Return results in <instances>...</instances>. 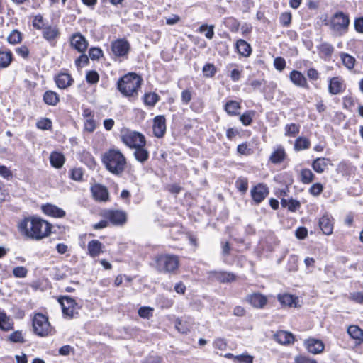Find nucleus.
<instances>
[{
    "label": "nucleus",
    "mask_w": 363,
    "mask_h": 363,
    "mask_svg": "<svg viewBox=\"0 0 363 363\" xmlns=\"http://www.w3.org/2000/svg\"><path fill=\"white\" fill-rule=\"evenodd\" d=\"M294 361L295 363H318L315 360L303 355L296 357Z\"/></svg>",
    "instance_id": "774afa93"
},
{
    "label": "nucleus",
    "mask_w": 363,
    "mask_h": 363,
    "mask_svg": "<svg viewBox=\"0 0 363 363\" xmlns=\"http://www.w3.org/2000/svg\"><path fill=\"white\" fill-rule=\"evenodd\" d=\"M153 133L157 138H162L166 132V119L164 116H157L153 120Z\"/></svg>",
    "instance_id": "4468645a"
},
{
    "label": "nucleus",
    "mask_w": 363,
    "mask_h": 363,
    "mask_svg": "<svg viewBox=\"0 0 363 363\" xmlns=\"http://www.w3.org/2000/svg\"><path fill=\"white\" fill-rule=\"evenodd\" d=\"M9 340L15 343H23L25 342L24 337L22 335L21 331L16 330L11 334H10L9 337Z\"/></svg>",
    "instance_id": "8fccbe9b"
},
{
    "label": "nucleus",
    "mask_w": 363,
    "mask_h": 363,
    "mask_svg": "<svg viewBox=\"0 0 363 363\" xmlns=\"http://www.w3.org/2000/svg\"><path fill=\"white\" fill-rule=\"evenodd\" d=\"M134 157L138 162L144 163L149 158V152L145 148V146L136 147L134 151Z\"/></svg>",
    "instance_id": "f704fd0d"
},
{
    "label": "nucleus",
    "mask_w": 363,
    "mask_h": 363,
    "mask_svg": "<svg viewBox=\"0 0 363 363\" xmlns=\"http://www.w3.org/2000/svg\"><path fill=\"white\" fill-rule=\"evenodd\" d=\"M319 227L325 235L332 234L333 230L332 218L328 215H323L319 220Z\"/></svg>",
    "instance_id": "6ab92c4d"
},
{
    "label": "nucleus",
    "mask_w": 363,
    "mask_h": 363,
    "mask_svg": "<svg viewBox=\"0 0 363 363\" xmlns=\"http://www.w3.org/2000/svg\"><path fill=\"white\" fill-rule=\"evenodd\" d=\"M255 112L253 111H247L240 116V121L244 125H249L252 121Z\"/></svg>",
    "instance_id": "a18cd8bd"
},
{
    "label": "nucleus",
    "mask_w": 363,
    "mask_h": 363,
    "mask_svg": "<svg viewBox=\"0 0 363 363\" xmlns=\"http://www.w3.org/2000/svg\"><path fill=\"white\" fill-rule=\"evenodd\" d=\"M251 196L256 203H261L269 194L267 186L263 184H258L251 189Z\"/></svg>",
    "instance_id": "ddd939ff"
},
{
    "label": "nucleus",
    "mask_w": 363,
    "mask_h": 363,
    "mask_svg": "<svg viewBox=\"0 0 363 363\" xmlns=\"http://www.w3.org/2000/svg\"><path fill=\"white\" fill-rule=\"evenodd\" d=\"M329 164V160L324 157L315 159L312 164V167L317 173H323Z\"/></svg>",
    "instance_id": "2f4dec72"
},
{
    "label": "nucleus",
    "mask_w": 363,
    "mask_h": 363,
    "mask_svg": "<svg viewBox=\"0 0 363 363\" xmlns=\"http://www.w3.org/2000/svg\"><path fill=\"white\" fill-rule=\"evenodd\" d=\"M33 327L34 333L40 337L47 336L51 330L48 317L42 313L35 315Z\"/></svg>",
    "instance_id": "0eeeda50"
},
{
    "label": "nucleus",
    "mask_w": 363,
    "mask_h": 363,
    "mask_svg": "<svg viewBox=\"0 0 363 363\" xmlns=\"http://www.w3.org/2000/svg\"><path fill=\"white\" fill-rule=\"evenodd\" d=\"M36 125L41 130H50L52 128V121L49 118H43L37 122Z\"/></svg>",
    "instance_id": "603ef678"
},
{
    "label": "nucleus",
    "mask_w": 363,
    "mask_h": 363,
    "mask_svg": "<svg viewBox=\"0 0 363 363\" xmlns=\"http://www.w3.org/2000/svg\"><path fill=\"white\" fill-rule=\"evenodd\" d=\"M320 57L324 60H329L334 52V47L326 42L322 43L318 46Z\"/></svg>",
    "instance_id": "412c9836"
},
{
    "label": "nucleus",
    "mask_w": 363,
    "mask_h": 363,
    "mask_svg": "<svg viewBox=\"0 0 363 363\" xmlns=\"http://www.w3.org/2000/svg\"><path fill=\"white\" fill-rule=\"evenodd\" d=\"M42 35L46 40L52 42L60 36V33L59 28L56 26H48L43 28Z\"/></svg>",
    "instance_id": "aec40b11"
},
{
    "label": "nucleus",
    "mask_w": 363,
    "mask_h": 363,
    "mask_svg": "<svg viewBox=\"0 0 363 363\" xmlns=\"http://www.w3.org/2000/svg\"><path fill=\"white\" fill-rule=\"evenodd\" d=\"M96 122L93 118H87L84 121V130L92 133L96 129Z\"/></svg>",
    "instance_id": "680f3d73"
},
{
    "label": "nucleus",
    "mask_w": 363,
    "mask_h": 363,
    "mask_svg": "<svg viewBox=\"0 0 363 363\" xmlns=\"http://www.w3.org/2000/svg\"><path fill=\"white\" fill-rule=\"evenodd\" d=\"M350 18L342 11L335 13L330 23L331 29L338 35H342L348 30Z\"/></svg>",
    "instance_id": "39448f33"
},
{
    "label": "nucleus",
    "mask_w": 363,
    "mask_h": 363,
    "mask_svg": "<svg viewBox=\"0 0 363 363\" xmlns=\"http://www.w3.org/2000/svg\"><path fill=\"white\" fill-rule=\"evenodd\" d=\"M235 186L240 192L245 194L248 189V180L247 178L239 177L235 182Z\"/></svg>",
    "instance_id": "79ce46f5"
},
{
    "label": "nucleus",
    "mask_w": 363,
    "mask_h": 363,
    "mask_svg": "<svg viewBox=\"0 0 363 363\" xmlns=\"http://www.w3.org/2000/svg\"><path fill=\"white\" fill-rule=\"evenodd\" d=\"M213 277L220 283H230L235 280L236 276L231 272H213Z\"/></svg>",
    "instance_id": "a878e982"
},
{
    "label": "nucleus",
    "mask_w": 363,
    "mask_h": 363,
    "mask_svg": "<svg viewBox=\"0 0 363 363\" xmlns=\"http://www.w3.org/2000/svg\"><path fill=\"white\" fill-rule=\"evenodd\" d=\"M93 197L99 201H107L109 194L106 186L101 184H95L91 188Z\"/></svg>",
    "instance_id": "2eb2a0df"
},
{
    "label": "nucleus",
    "mask_w": 363,
    "mask_h": 363,
    "mask_svg": "<svg viewBox=\"0 0 363 363\" xmlns=\"http://www.w3.org/2000/svg\"><path fill=\"white\" fill-rule=\"evenodd\" d=\"M43 212L54 218H63L65 216V211L55 205L47 203L42 206Z\"/></svg>",
    "instance_id": "f3484780"
},
{
    "label": "nucleus",
    "mask_w": 363,
    "mask_h": 363,
    "mask_svg": "<svg viewBox=\"0 0 363 363\" xmlns=\"http://www.w3.org/2000/svg\"><path fill=\"white\" fill-rule=\"evenodd\" d=\"M89 63V57L88 56L84 53H81V55L78 57L75 60V65L77 67H83L88 65Z\"/></svg>",
    "instance_id": "052dcab7"
},
{
    "label": "nucleus",
    "mask_w": 363,
    "mask_h": 363,
    "mask_svg": "<svg viewBox=\"0 0 363 363\" xmlns=\"http://www.w3.org/2000/svg\"><path fill=\"white\" fill-rule=\"evenodd\" d=\"M298 269V258L296 256H291L288 262V270L295 272Z\"/></svg>",
    "instance_id": "e2e57ef3"
},
{
    "label": "nucleus",
    "mask_w": 363,
    "mask_h": 363,
    "mask_svg": "<svg viewBox=\"0 0 363 363\" xmlns=\"http://www.w3.org/2000/svg\"><path fill=\"white\" fill-rule=\"evenodd\" d=\"M311 145V142L308 139L304 137H298L294 143V150L296 151H301L303 150L308 149Z\"/></svg>",
    "instance_id": "58836bf2"
},
{
    "label": "nucleus",
    "mask_w": 363,
    "mask_h": 363,
    "mask_svg": "<svg viewBox=\"0 0 363 363\" xmlns=\"http://www.w3.org/2000/svg\"><path fill=\"white\" fill-rule=\"evenodd\" d=\"M55 82L58 88L65 89L73 84L74 79L68 73H60L55 77Z\"/></svg>",
    "instance_id": "a211bd4d"
},
{
    "label": "nucleus",
    "mask_w": 363,
    "mask_h": 363,
    "mask_svg": "<svg viewBox=\"0 0 363 363\" xmlns=\"http://www.w3.org/2000/svg\"><path fill=\"white\" fill-rule=\"evenodd\" d=\"M205 36L208 39H212L214 35V26H208L206 24L201 25L199 28V32H205Z\"/></svg>",
    "instance_id": "c03bdc74"
},
{
    "label": "nucleus",
    "mask_w": 363,
    "mask_h": 363,
    "mask_svg": "<svg viewBox=\"0 0 363 363\" xmlns=\"http://www.w3.org/2000/svg\"><path fill=\"white\" fill-rule=\"evenodd\" d=\"M13 328L12 319L8 316L6 313L0 309V330L3 331H9Z\"/></svg>",
    "instance_id": "393cba45"
},
{
    "label": "nucleus",
    "mask_w": 363,
    "mask_h": 363,
    "mask_svg": "<svg viewBox=\"0 0 363 363\" xmlns=\"http://www.w3.org/2000/svg\"><path fill=\"white\" fill-rule=\"evenodd\" d=\"M86 80L89 84H96L99 80V75L94 70L89 71L86 74Z\"/></svg>",
    "instance_id": "5fc2aeb1"
},
{
    "label": "nucleus",
    "mask_w": 363,
    "mask_h": 363,
    "mask_svg": "<svg viewBox=\"0 0 363 363\" xmlns=\"http://www.w3.org/2000/svg\"><path fill=\"white\" fill-rule=\"evenodd\" d=\"M103 55L101 49L97 47H92L89 50V57L92 60H99Z\"/></svg>",
    "instance_id": "864d4df0"
},
{
    "label": "nucleus",
    "mask_w": 363,
    "mask_h": 363,
    "mask_svg": "<svg viewBox=\"0 0 363 363\" xmlns=\"http://www.w3.org/2000/svg\"><path fill=\"white\" fill-rule=\"evenodd\" d=\"M301 181L303 184H310L314 179V174L309 169H303L300 173Z\"/></svg>",
    "instance_id": "a19ab883"
},
{
    "label": "nucleus",
    "mask_w": 363,
    "mask_h": 363,
    "mask_svg": "<svg viewBox=\"0 0 363 363\" xmlns=\"http://www.w3.org/2000/svg\"><path fill=\"white\" fill-rule=\"evenodd\" d=\"M153 308L150 307L143 306L138 310V315L143 318H150L152 316Z\"/></svg>",
    "instance_id": "6e6d98bb"
},
{
    "label": "nucleus",
    "mask_w": 363,
    "mask_h": 363,
    "mask_svg": "<svg viewBox=\"0 0 363 363\" xmlns=\"http://www.w3.org/2000/svg\"><path fill=\"white\" fill-rule=\"evenodd\" d=\"M28 269L24 267H16L13 269V274L17 278H24L27 276Z\"/></svg>",
    "instance_id": "bf43d9fd"
},
{
    "label": "nucleus",
    "mask_w": 363,
    "mask_h": 363,
    "mask_svg": "<svg viewBox=\"0 0 363 363\" xmlns=\"http://www.w3.org/2000/svg\"><path fill=\"white\" fill-rule=\"evenodd\" d=\"M300 127L295 123L287 124L285 127L286 135L295 137L299 133Z\"/></svg>",
    "instance_id": "49530a36"
},
{
    "label": "nucleus",
    "mask_w": 363,
    "mask_h": 363,
    "mask_svg": "<svg viewBox=\"0 0 363 363\" xmlns=\"http://www.w3.org/2000/svg\"><path fill=\"white\" fill-rule=\"evenodd\" d=\"M278 300L283 306H287L289 307L296 306V301L297 298L289 294H279L278 296Z\"/></svg>",
    "instance_id": "c9c22d12"
},
{
    "label": "nucleus",
    "mask_w": 363,
    "mask_h": 363,
    "mask_svg": "<svg viewBox=\"0 0 363 363\" xmlns=\"http://www.w3.org/2000/svg\"><path fill=\"white\" fill-rule=\"evenodd\" d=\"M304 345L309 352L315 354L322 352L325 347L324 344L321 340L314 338H309L306 340Z\"/></svg>",
    "instance_id": "dca6fc26"
},
{
    "label": "nucleus",
    "mask_w": 363,
    "mask_h": 363,
    "mask_svg": "<svg viewBox=\"0 0 363 363\" xmlns=\"http://www.w3.org/2000/svg\"><path fill=\"white\" fill-rule=\"evenodd\" d=\"M160 100V96L154 92L147 93L144 96V103L149 106H154Z\"/></svg>",
    "instance_id": "ea45409f"
},
{
    "label": "nucleus",
    "mask_w": 363,
    "mask_h": 363,
    "mask_svg": "<svg viewBox=\"0 0 363 363\" xmlns=\"http://www.w3.org/2000/svg\"><path fill=\"white\" fill-rule=\"evenodd\" d=\"M33 26L38 30L43 29L44 28L43 17L40 15H36L33 21Z\"/></svg>",
    "instance_id": "0e129e2a"
},
{
    "label": "nucleus",
    "mask_w": 363,
    "mask_h": 363,
    "mask_svg": "<svg viewBox=\"0 0 363 363\" xmlns=\"http://www.w3.org/2000/svg\"><path fill=\"white\" fill-rule=\"evenodd\" d=\"M70 46L79 53H84L89 46L86 38L79 32L73 33L69 37Z\"/></svg>",
    "instance_id": "1a4fd4ad"
},
{
    "label": "nucleus",
    "mask_w": 363,
    "mask_h": 363,
    "mask_svg": "<svg viewBox=\"0 0 363 363\" xmlns=\"http://www.w3.org/2000/svg\"><path fill=\"white\" fill-rule=\"evenodd\" d=\"M354 26L357 33H363V16L357 18L354 20Z\"/></svg>",
    "instance_id": "338daca9"
},
{
    "label": "nucleus",
    "mask_w": 363,
    "mask_h": 363,
    "mask_svg": "<svg viewBox=\"0 0 363 363\" xmlns=\"http://www.w3.org/2000/svg\"><path fill=\"white\" fill-rule=\"evenodd\" d=\"M52 225L40 218H26L19 225L20 231L33 240H41L51 232Z\"/></svg>",
    "instance_id": "f257e3e1"
},
{
    "label": "nucleus",
    "mask_w": 363,
    "mask_h": 363,
    "mask_svg": "<svg viewBox=\"0 0 363 363\" xmlns=\"http://www.w3.org/2000/svg\"><path fill=\"white\" fill-rule=\"evenodd\" d=\"M323 187L321 184L315 183L311 186V188L309 189V192L311 193V194H312L313 196H318L321 194V192L323 191Z\"/></svg>",
    "instance_id": "69168bd1"
},
{
    "label": "nucleus",
    "mask_w": 363,
    "mask_h": 363,
    "mask_svg": "<svg viewBox=\"0 0 363 363\" xmlns=\"http://www.w3.org/2000/svg\"><path fill=\"white\" fill-rule=\"evenodd\" d=\"M340 57L343 65L349 70H352L355 65V58L345 52H341Z\"/></svg>",
    "instance_id": "4c0bfd02"
},
{
    "label": "nucleus",
    "mask_w": 363,
    "mask_h": 363,
    "mask_svg": "<svg viewBox=\"0 0 363 363\" xmlns=\"http://www.w3.org/2000/svg\"><path fill=\"white\" fill-rule=\"evenodd\" d=\"M143 79L134 72H130L121 77L117 82V89L125 96L135 97L140 88Z\"/></svg>",
    "instance_id": "7ed1b4c3"
},
{
    "label": "nucleus",
    "mask_w": 363,
    "mask_h": 363,
    "mask_svg": "<svg viewBox=\"0 0 363 363\" xmlns=\"http://www.w3.org/2000/svg\"><path fill=\"white\" fill-rule=\"evenodd\" d=\"M274 339L281 345L290 344L294 342V337L292 333L280 330L274 335Z\"/></svg>",
    "instance_id": "b1692460"
},
{
    "label": "nucleus",
    "mask_w": 363,
    "mask_h": 363,
    "mask_svg": "<svg viewBox=\"0 0 363 363\" xmlns=\"http://www.w3.org/2000/svg\"><path fill=\"white\" fill-rule=\"evenodd\" d=\"M101 160L106 169L116 176H121L127 167L125 157L117 149H110L104 152Z\"/></svg>",
    "instance_id": "f03ea898"
},
{
    "label": "nucleus",
    "mask_w": 363,
    "mask_h": 363,
    "mask_svg": "<svg viewBox=\"0 0 363 363\" xmlns=\"http://www.w3.org/2000/svg\"><path fill=\"white\" fill-rule=\"evenodd\" d=\"M286 157V152L282 147H279L270 155L269 161L272 164L281 163Z\"/></svg>",
    "instance_id": "7c9ffc66"
},
{
    "label": "nucleus",
    "mask_w": 363,
    "mask_h": 363,
    "mask_svg": "<svg viewBox=\"0 0 363 363\" xmlns=\"http://www.w3.org/2000/svg\"><path fill=\"white\" fill-rule=\"evenodd\" d=\"M253 357L247 354H242L235 357V362L238 363H252Z\"/></svg>",
    "instance_id": "4d7b16f0"
},
{
    "label": "nucleus",
    "mask_w": 363,
    "mask_h": 363,
    "mask_svg": "<svg viewBox=\"0 0 363 363\" xmlns=\"http://www.w3.org/2000/svg\"><path fill=\"white\" fill-rule=\"evenodd\" d=\"M13 60L12 52L9 50H0V68L8 67Z\"/></svg>",
    "instance_id": "473e14b6"
},
{
    "label": "nucleus",
    "mask_w": 363,
    "mask_h": 363,
    "mask_svg": "<svg viewBox=\"0 0 363 363\" xmlns=\"http://www.w3.org/2000/svg\"><path fill=\"white\" fill-rule=\"evenodd\" d=\"M8 42L11 44H16L21 41V33L17 30H13L8 36Z\"/></svg>",
    "instance_id": "de8ad7c7"
},
{
    "label": "nucleus",
    "mask_w": 363,
    "mask_h": 363,
    "mask_svg": "<svg viewBox=\"0 0 363 363\" xmlns=\"http://www.w3.org/2000/svg\"><path fill=\"white\" fill-rule=\"evenodd\" d=\"M346 89V85L342 77H333L328 80V92L331 95H337L342 93Z\"/></svg>",
    "instance_id": "9b49d317"
},
{
    "label": "nucleus",
    "mask_w": 363,
    "mask_h": 363,
    "mask_svg": "<svg viewBox=\"0 0 363 363\" xmlns=\"http://www.w3.org/2000/svg\"><path fill=\"white\" fill-rule=\"evenodd\" d=\"M102 243L99 240H91L87 246L89 255L92 257L99 256L102 252Z\"/></svg>",
    "instance_id": "cd10ccee"
},
{
    "label": "nucleus",
    "mask_w": 363,
    "mask_h": 363,
    "mask_svg": "<svg viewBox=\"0 0 363 363\" xmlns=\"http://www.w3.org/2000/svg\"><path fill=\"white\" fill-rule=\"evenodd\" d=\"M281 203L283 206L287 207L288 209L291 211H295L297 208L300 207L299 201L294 199H282Z\"/></svg>",
    "instance_id": "37998d69"
},
{
    "label": "nucleus",
    "mask_w": 363,
    "mask_h": 363,
    "mask_svg": "<svg viewBox=\"0 0 363 363\" xmlns=\"http://www.w3.org/2000/svg\"><path fill=\"white\" fill-rule=\"evenodd\" d=\"M236 49L239 54L247 57L251 53V47L245 40L240 39L237 40Z\"/></svg>",
    "instance_id": "e433bc0d"
},
{
    "label": "nucleus",
    "mask_w": 363,
    "mask_h": 363,
    "mask_svg": "<svg viewBox=\"0 0 363 363\" xmlns=\"http://www.w3.org/2000/svg\"><path fill=\"white\" fill-rule=\"evenodd\" d=\"M216 68L213 64L208 63L203 67V74L207 77H212L216 74Z\"/></svg>",
    "instance_id": "13d9d810"
},
{
    "label": "nucleus",
    "mask_w": 363,
    "mask_h": 363,
    "mask_svg": "<svg viewBox=\"0 0 363 363\" xmlns=\"http://www.w3.org/2000/svg\"><path fill=\"white\" fill-rule=\"evenodd\" d=\"M350 336L359 344L363 342V330L357 325H350L347 328Z\"/></svg>",
    "instance_id": "72a5a7b5"
},
{
    "label": "nucleus",
    "mask_w": 363,
    "mask_h": 363,
    "mask_svg": "<svg viewBox=\"0 0 363 363\" xmlns=\"http://www.w3.org/2000/svg\"><path fill=\"white\" fill-rule=\"evenodd\" d=\"M247 301L255 308H263L267 303V298L261 294H253L247 296Z\"/></svg>",
    "instance_id": "5701e85b"
},
{
    "label": "nucleus",
    "mask_w": 363,
    "mask_h": 363,
    "mask_svg": "<svg viewBox=\"0 0 363 363\" xmlns=\"http://www.w3.org/2000/svg\"><path fill=\"white\" fill-rule=\"evenodd\" d=\"M61 305L62 313L69 318H74L78 313L79 308L75 300L69 296H62L58 299Z\"/></svg>",
    "instance_id": "6e6552de"
},
{
    "label": "nucleus",
    "mask_w": 363,
    "mask_h": 363,
    "mask_svg": "<svg viewBox=\"0 0 363 363\" xmlns=\"http://www.w3.org/2000/svg\"><path fill=\"white\" fill-rule=\"evenodd\" d=\"M291 81L297 86L308 88V83L305 76L300 72L293 70L289 75Z\"/></svg>",
    "instance_id": "4be33fe9"
},
{
    "label": "nucleus",
    "mask_w": 363,
    "mask_h": 363,
    "mask_svg": "<svg viewBox=\"0 0 363 363\" xmlns=\"http://www.w3.org/2000/svg\"><path fill=\"white\" fill-rule=\"evenodd\" d=\"M44 102L49 106H56L60 101L59 95L51 90L46 91L43 94Z\"/></svg>",
    "instance_id": "c756f323"
},
{
    "label": "nucleus",
    "mask_w": 363,
    "mask_h": 363,
    "mask_svg": "<svg viewBox=\"0 0 363 363\" xmlns=\"http://www.w3.org/2000/svg\"><path fill=\"white\" fill-rule=\"evenodd\" d=\"M50 162L53 167L60 169L65 164V158L62 153L59 152H52L50 155Z\"/></svg>",
    "instance_id": "bb28decb"
},
{
    "label": "nucleus",
    "mask_w": 363,
    "mask_h": 363,
    "mask_svg": "<svg viewBox=\"0 0 363 363\" xmlns=\"http://www.w3.org/2000/svg\"><path fill=\"white\" fill-rule=\"evenodd\" d=\"M121 139L125 145L132 149L146 145L145 136L136 131L126 130L121 134Z\"/></svg>",
    "instance_id": "423d86ee"
},
{
    "label": "nucleus",
    "mask_w": 363,
    "mask_h": 363,
    "mask_svg": "<svg viewBox=\"0 0 363 363\" xmlns=\"http://www.w3.org/2000/svg\"><path fill=\"white\" fill-rule=\"evenodd\" d=\"M130 50L128 42L124 39H118L111 43V50L116 57H124Z\"/></svg>",
    "instance_id": "f8f14e48"
},
{
    "label": "nucleus",
    "mask_w": 363,
    "mask_h": 363,
    "mask_svg": "<svg viewBox=\"0 0 363 363\" xmlns=\"http://www.w3.org/2000/svg\"><path fill=\"white\" fill-rule=\"evenodd\" d=\"M156 269L161 273H174L179 266V257L173 255H160L155 257Z\"/></svg>",
    "instance_id": "20e7f679"
},
{
    "label": "nucleus",
    "mask_w": 363,
    "mask_h": 363,
    "mask_svg": "<svg viewBox=\"0 0 363 363\" xmlns=\"http://www.w3.org/2000/svg\"><path fill=\"white\" fill-rule=\"evenodd\" d=\"M241 108L240 102L235 100H230L226 102L224 106L225 111L228 115L237 116L239 114V110Z\"/></svg>",
    "instance_id": "c85d7f7f"
},
{
    "label": "nucleus",
    "mask_w": 363,
    "mask_h": 363,
    "mask_svg": "<svg viewBox=\"0 0 363 363\" xmlns=\"http://www.w3.org/2000/svg\"><path fill=\"white\" fill-rule=\"evenodd\" d=\"M102 216L112 224L121 225L126 222V213L118 210H106L102 213Z\"/></svg>",
    "instance_id": "9d476101"
},
{
    "label": "nucleus",
    "mask_w": 363,
    "mask_h": 363,
    "mask_svg": "<svg viewBox=\"0 0 363 363\" xmlns=\"http://www.w3.org/2000/svg\"><path fill=\"white\" fill-rule=\"evenodd\" d=\"M81 160L91 168L96 165V162L94 157L88 152H83L82 155Z\"/></svg>",
    "instance_id": "09e8293b"
},
{
    "label": "nucleus",
    "mask_w": 363,
    "mask_h": 363,
    "mask_svg": "<svg viewBox=\"0 0 363 363\" xmlns=\"http://www.w3.org/2000/svg\"><path fill=\"white\" fill-rule=\"evenodd\" d=\"M291 13L290 12L282 13L279 17V22L284 27H288L291 23Z\"/></svg>",
    "instance_id": "3c124183"
}]
</instances>
